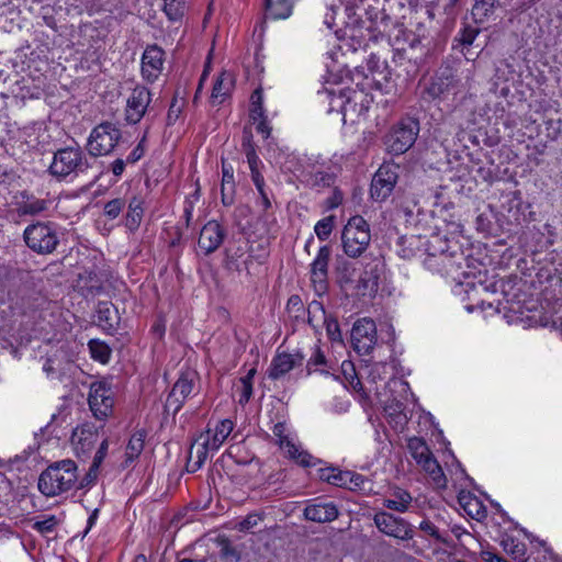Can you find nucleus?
<instances>
[{"mask_svg": "<svg viewBox=\"0 0 562 562\" xmlns=\"http://www.w3.org/2000/svg\"><path fill=\"white\" fill-rule=\"evenodd\" d=\"M196 382L198 374L195 371L182 372L167 396L165 413L175 416L182 408L187 398L194 393Z\"/></svg>", "mask_w": 562, "mask_h": 562, "instance_id": "nucleus-9", "label": "nucleus"}, {"mask_svg": "<svg viewBox=\"0 0 562 562\" xmlns=\"http://www.w3.org/2000/svg\"><path fill=\"white\" fill-rule=\"evenodd\" d=\"M164 50L156 45L148 46L142 56L143 77L154 82L160 75L164 65Z\"/></svg>", "mask_w": 562, "mask_h": 562, "instance_id": "nucleus-20", "label": "nucleus"}, {"mask_svg": "<svg viewBox=\"0 0 562 562\" xmlns=\"http://www.w3.org/2000/svg\"><path fill=\"white\" fill-rule=\"evenodd\" d=\"M482 558L485 562H507L503 557L492 551H483Z\"/></svg>", "mask_w": 562, "mask_h": 562, "instance_id": "nucleus-61", "label": "nucleus"}, {"mask_svg": "<svg viewBox=\"0 0 562 562\" xmlns=\"http://www.w3.org/2000/svg\"><path fill=\"white\" fill-rule=\"evenodd\" d=\"M88 160L80 147H65L58 149L49 165V172L58 180H65L71 176H78L88 169Z\"/></svg>", "mask_w": 562, "mask_h": 562, "instance_id": "nucleus-3", "label": "nucleus"}, {"mask_svg": "<svg viewBox=\"0 0 562 562\" xmlns=\"http://www.w3.org/2000/svg\"><path fill=\"white\" fill-rule=\"evenodd\" d=\"M329 11L328 13H326L325 15V20H324V23L327 25L328 29H333L336 23H335V14H336V8L335 5H331L329 8Z\"/></svg>", "mask_w": 562, "mask_h": 562, "instance_id": "nucleus-63", "label": "nucleus"}, {"mask_svg": "<svg viewBox=\"0 0 562 562\" xmlns=\"http://www.w3.org/2000/svg\"><path fill=\"white\" fill-rule=\"evenodd\" d=\"M407 448L417 464L422 462L423 459H426L427 457L432 454L426 441L418 437L409 438L407 442Z\"/></svg>", "mask_w": 562, "mask_h": 562, "instance_id": "nucleus-40", "label": "nucleus"}, {"mask_svg": "<svg viewBox=\"0 0 562 562\" xmlns=\"http://www.w3.org/2000/svg\"><path fill=\"white\" fill-rule=\"evenodd\" d=\"M306 519L316 522H327L337 518L338 509L333 503L311 504L304 509Z\"/></svg>", "mask_w": 562, "mask_h": 562, "instance_id": "nucleus-23", "label": "nucleus"}, {"mask_svg": "<svg viewBox=\"0 0 562 562\" xmlns=\"http://www.w3.org/2000/svg\"><path fill=\"white\" fill-rule=\"evenodd\" d=\"M442 92L443 90L439 81H434L428 88V93L434 98L439 97Z\"/></svg>", "mask_w": 562, "mask_h": 562, "instance_id": "nucleus-64", "label": "nucleus"}, {"mask_svg": "<svg viewBox=\"0 0 562 562\" xmlns=\"http://www.w3.org/2000/svg\"><path fill=\"white\" fill-rule=\"evenodd\" d=\"M277 443L284 454L304 468H314L322 463V460L313 457L296 443L295 436L291 432L285 423H277L272 428Z\"/></svg>", "mask_w": 562, "mask_h": 562, "instance_id": "nucleus-6", "label": "nucleus"}, {"mask_svg": "<svg viewBox=\"0 0 562 562\" xmlns=\"http://www.w3.org/2000/svg\"><path fill=\"white\" fill-rule=\"evenodd\" d=\"M419 529L424 531L425 533L434 537L437 540H441V536L439 533L438 528L429 520H423L419 524Z\"/></svg>", "mask_w": 562, "mask_h": 562, "instance_id": "nucleus-56", "label": "nucleus"}, {"mask_svg": "<svg viewBox=\"0 0 562 562\" xmlns=\"http://www.w3.org/2000/svg\"><path fill=\"white\" fill-rule=\"evenodd\" d=\"M186 11V0H164V12L169 21L179 22Z\"/></svg>", "mask_w": 562, "mask_h": 562, "instance_id": "nucleus-42", "label": "nucleus"}, {"mask_svg": "<svg viewBox=\"0 0 562 562\" xmlns=\"http://www.w3.org/2000/svg\"><path fill=\"white\" fill-rule=\"evenodd\" d=\"M99 429L100 428L92 423H83L78 425L72 430L70 438L72 450L75 454L81 460L89 459L93 449L99 442L98 449L88 471V476L92 479H97L100 467L109 450V438L104 437L100 440Z\"/></svg>", "mask_w": 562, "mask_h": 562, "instance_id": "nucleus-1", "label": "nucleus"}, {"mask_svg": "<svg viewBox=\"0 0 562 562\" xmlns=\"http://www.w3.org/2000/svg\"><path fill=\"white\" fill-rule=\"evenodd\" d=\"M397 181L396 167L382 165L374 173L371 182V198L375 201H384L392 193Z\"/></svg>", "mask_w": 562, "mask_h": 562, "instance_id": "nucleus-12", "label": "nucleus"}, {"mask_svg": "<svg viewBox=\"0 0 562 562\" xmlns=\"http://www.w3.org/2000/svg\"><path fill=\"white\" fill-rule=\"evenodd\" d=\"M358 263L361 266V272L356 285V295L362 297L363 305H368L378 293L384 263L376 257H364Z\"/></svg>", "mask_w": 562, "mask_h": 562, "instance_id": "nucleus-4", "label": "nucleus"}, {"mask_svg": "<svg viewBox=\"0 0 562 562\" xmlns=\"http://www.w3.org/2000/svg\"><path fill=\"white\" fill-rule=\"evenodd\" d=\"M412 502L413 497L407 491L396 487L391 492L390 497L384 499L383 505L389 509L405 513L408 510Z\"/></svg>", "mask_w": 562, "mask_h": 562, "instance_id": "nucleus-31", "label": "nucleus"}, {"mask_svg": "<svg viewBox=\"0 0 562 562\" xmlns=\"http://www.w3.org/2000/svg\"><path fill=\"white\" fill-rule=\"evenodd\" d=\"M349 371H351V360H344L340 374H334V380L341 386L344 392L342 398L336 396L333 402V409L337 413H346L349 408V400L347 398L350 384Z\"/></svg>", "mask_w": 562, "mask_h": 562, "instance_id": "nucleus-21", "label": "nucleus"}, {"mask_svg": "<svg viewBox=\"0 0 562 562\" xmlns=\"http://www.w3.org/2000/svg\"><path fill=\"white\" fill-rule=\"evenodd\" d=\"M237 391L239 392L238 403L247 404L252 396V385L250 383L239 384Z\"/></svg>", "mask_w": 562, "mask_h": 562, "instance_id": "nucleus-53", "label": "nucleus"}, {"mask_svg": "<svg viewBox=\"0 0 562 562\" xmlns=\"http://www.w3.org/2000/svg\"><path fill=\"white\" fill-rule=\"evenodd\" d=\"M257 125L256 130L258 133H260L263 137L268 138L271 133V127L268 123L267 116L263 113L262 116H257Z\"/></svg>", "mask_w": 562, "mask_h": 562, "instance_id": "nucleus-55", "label": "nucleus"}, {"mask_svg": "<svg viewBox=\"0 0 562 562\" xmlns=\"http://www.w3.org/2000/svg\"><path fill=\"white\" fill-rule=\"evenodd\" d=\"M125 206V201L123 199H113L105 203L103 213L109 220L116 218Z\"/></svg>", "mask_w": 562, "mask_h": 562, "instance_id": "nucleus-47", "label": "nucleus"}, {"mask_svg": "<svg viewBox=\"0 0 562 562\" xmlns=\"http://www.w3.org/2000/svg\"><path fill=\"white\" fill-rule=\"evenodd\" d=\"M262 100H263L262 90L256 89L250 97V101H251L250 116L254 121H257V116H262V114L265 113V110L262 106Z\"/></svg>", "mask_w": 562, "mask_h": 562, "instance_id": "nucleus-46", "label": "nucleus"}, {"mask_svg": "<svg viewBox=\"0 0 562 562\" xmlns=\"http://www.w3.org/2000/svg\"><path fill=\"white\" fill-rule=\"evenodd\" d=\"M371 241L370 225L361 216H353V243L358 244L359 247L353 250L361 254Z\"/></svg>", "mask_w": 562, "mask_h": 562, "instance_id": "nucleus-30", "label": "nucleus"}, {"mask_svg": "<svg viewBox=\"0 0 562 562\" xmlns=\"http://www.w3.org/2000/svg\"><path fill=\"white\" fill-rule=\"evenodd\" d=\"M125 165H126V160H123L121 158L115 159L111 164V171L113 172V175L115 177H121L123 175V172H124Z\"/></svg>", "mask_w": 562, "mask_h": 562, "instance_id": "nucleus-59", "label": "nucleus"}, {"mask_svg": "<svg viewBox=\"0 0 562 562\" xmlns=\"http://www.w3.org/2000/svg\"><path fill=\"white\" fill-rule=\"evenodd\" d=\"M244 148L250 171L260 169L262 162L258 157L254 145L248 142L247 144H244Z\"/></svg>", "mask_w": 562, "mask_h": 562, "instance_id": "nucleus-48", "label": "nucleus"}, {"mask_svg": "<svg viewBox=\"0 0 562 562\" xmlns=\"http://www.w3.org/2000/svg\"><path fill=\"white\" fill-rule=\"evenodd\" d=\"M308 324L315 327L314 321L316 318L323 319L328 338L333 342L344 345V338H348L349 330L342 333L338 321L334 317L327 316L323 304L318 301H312L307 307Z\"/></svg>", "mask_w": 562, "mask_h": 562, "instance_id": "nucleus-14", "label": "nucleus"}, {"mask_svg": "<svg viewBox=\"0 0 562 562\" xmlns=\"http://www.w3.org/2000/svg\"><path fill=\"white\" fill-rule=\"evenodd\" d=\"M459 504L471 518L480 521L486 517V507L483 502L471 493H461Z\"/></svg>", "mask_w": 562, "mask_h": 562, "instance_id": "nucleus-26", "label": "nucleus"}, {"mask_svg": "<svg viewBox=\"0 0 562 562\" xmlns=\"http://www.w3.org/2000/svg\"><path fill=\"white\" fill-rule=\"evenodd\" d=\"M151 102V93L146 87H136L126 101L125 120L130 124L138 123Z\"/></svg>", "mask_w": 562, "mask_h": 562, "instance_id": "nucleus-16", "label": "nucleus"}, {"mask_svg": "<svg viewBox=\"0 0 562 562\" xmlns=\"http://www.w3.org/2000/svg\"><path fill=\"white\" fill-rule=\"evenodd\" d=\"M26 246L37 254H52L58 245V236L50 223H34L24 229Z\"/></svg>", "mask_w": 562, "mask_h": 562, "instance_id": "nucleus-8", "label": "nucleus"}, {"mask_svg": "<svg viewBox=\"0 0 562 562\" xmlns=\"http://www.w3.org/2000/svg\"><path fill=\"white\" fill-rule=\"evenodd\" d=\"M88 347L92 359L103 364L110 361L112 350L104 341L100 339H91L88 342Z\"/></svg>", "mask_w": 562, "mask_h": 562, "instance_id": "nucleus-41", "label": "nucleus"}, {"mask_svg": "<svg viewBox=\"0 0 562 562\" xmlns=\"http://www.w3.org/2000/svg\"><path fill=\"white\" fill-rule=\"evenodd\" d=\"M349 93V88L340 89L338 94L334 90L328 92L330 95L328 113L334 111L340 113L342 115L341 121L344 125L347 123V104L350 101Z\"/></svg>", "mask_w": 562, "mask_h": 562, "instance_id": "nucleus-36", "label": "nucleus"}, {"mask_svg": "<svg viewBox=\"0 0 562 562\" xmlns=\"http://www.w3.org/2000/svg\"><path fill=\"white\" fill-rule=\"evenodd\" d=\"M479 34V31L475 30V29H472V27H464L462 33H461V43L463 45H472L474 40L476 38Z\"/></svg>", "mask_w": 562, "mask_h": 562, "instance_id": "nucleus-57", "label": "nucleus"}, {"mask_svg": "<svg viewBox=\"0 0 562 562\" xmlns=\"http://www.w3.org/2000/svg\"><path fill=\"white\" fill-rule=\"evenodd\" d=\"M345 53L342 52V46L339 45L338 49L331 53L333 65L331 70H338L339 67H342L341 71L345 74V77L348 78L350 76V70L347 68V64L340 60V57H344Z\"/></svg>", "mask_w": 562, "mask_h": 562, "instance_id": "nucleus-50", "label": "nucleus"}, {"mask_svg": "<svg viewBox=\"0 0 562 562\" xmlns=\"http://www.w3.org/2000/svg\"><path fill=\"white\" fill-rule=\"evenodd\" d=\"M77 480V464L70 459H65L43 471L37 485L43 495L53 497L71 490Z\"/></svg>", "mask_w": 562, "mask_h": 562, "instance_id": "nucleus-2", "label": "nucleus"}, {"mask_svg": "<svg viewBox=\"0 0 562 562\" xmlns=\"http://www.w3.org/2000/svg\"><path fill=\"white\" fill-rule=\"evenodd\" d=\"M97 324L105 333L113 334L116 330V311L110 302H99L97 306Z\"/></svg>", "mask_w": 562, "mask_h": 562, "instance_id": "nucleus-24", "label": "nucleus"}, {"mask_svg": "<svg viewBox=\"0 0 562 562\" xmlns=\"http://www.w3.org/2000/svg\"><path fill=\"white\" fill-rule=\"evenodd\" d=\"M418 465L429 476L431 483L436 488H446L447 477L434 454L427 457L426 459H423V461L419 462Z\"/></svg>", "mask_w": 562, "mask_h": 562, "instance_id": "nucleus-27", "label": "nucleus"}, {"mask_svg": "<svg viewBox=\"0 0 562 562\" xmlns=\"http://www.w3.org/2000/svg\"><path fill=\"white\" fill-rule=\"evenodd\" d=\"M145 436L142 432H135L128 440L126 446V463L133 462L142 453L144 449Z\"/></svg>", "mask_w": 562, "mask_h": 562, "instance_id": "nucleus-44", "label": "nucleus"}, {"mask_svg": "<svg viewBox=\"0 0 562 562\" xmlns=\"http://www.w3.org/2000/svg\"><path fill=\"white\" fill-rule=\"evenodd\" d=\"M376 344V326L373 319L363 317L353 323V351L368 355Z\"/></svg>", "mask_w": 562, "mask_h": 562, "instance_id": "nucleus-13", "label": "nucleus"}, {"mask_svg": "<svg viewBox=\"0 0 562 562\" xmlns=\"http://www.w3.org/2000/svg\"><path fill=\"white\" fill-rule=\"evenodd\" d=\"M182 112V101H179L178 99H173L168 113H167V124L172 125L176 123V121L179 119L180 114Z\"/></svg>", "mask_w": 562, "mask_h": 562, "instance_id": "nucleus-51", "label": "nucleus"}, {"mask_svg": "<svg viewBox=\"0 0 562 562\" xmlns=\"http://www.w3.org/2000/svg\"><path fill=\"white\" fill-rule=\"evenodd\" d=\"M547 130L549 131L548 136L551 139H557L561 133V120H548L546 121Z\"/></svg>", "mask_w": 562, "mask_h": 562, "instance_id": "nucleus-58", "label": "nucleus"}, {"mask_svg": "<svg viewBox=\"0 0 562 562\" xmlns=\"http://www.w3.org/2000/svg\"><path fill=\"white\" fill-rule=\"evenodd\" d=\"M501 546L503 550L513 557V559L525 562L526 561V544L518 539L514 538L509 535H504L501 540Z\"/></svg>", "mask_w": 562, "mask_h": 562, "instance_id": "nucleus-37", "label": "nucleus"}, {"mask_svg": "<svg viewBox=\"0 0 562 562\" xmlns=\"http://www.w3.org/2000/svg\"><path fill=\"white\" fill-rule=\"evenodd\" d=\"M496 4V0H475L472 8L474 21L484 23L494 13Z\"/></svg>", "mask_w": 562, "mask_h": 562, "instance_id": "nucleus-38", "label": "nucleus"}, {"mask_svg": "<svg viewBox=\"0 0 562 562\" xmlns=\"http://www.w3.org/2000/svg\"><path fill=\"white\" fill-rule=\"evenodd\" d=\"M334 227V217L327 216L318 221L314 227L315 234L321 240H325L329 237Z\"/></svg>", "mask_w": 562, "mask_h": 562, "instance_id": "nucleus-45", "label": "nucleus"}, {"mask_svg": "<svg viewBox=\"0 0 562 562\" xmlns=\"http://www.w3.org/2000/svg\"><path fill=\"white\" fill-rule=\"evenodd\" d=\"M222 171H223V179H222L223 189H225V186H229L231 189L234 188L233 167L231 165H226L223 162Z\"/></svg>", "mask_w": 562, "mask_h": 562, "instance_id": "nucleus-54", "label": "nucleus"}, {"mask_svg": "<svg viewBox=\"0 0 562 562\" xmlns=\"http://www.w3.org/2000/svg\"><path fill=\"white\" fill-rule=\"evenodd\" d=\"M88 403L92 415L105 420L113 412L114 392L105 381L94 382L90 386Z\"/></svg>", "mask_w": 562, "mask_h": 562, "instance_id": "nucleus-10", "label": "nucleus"}, {"mask_svg": "<svg viewBox=\"0 0 562 562\" xmlns=\"http://www.w3.org/2000/svg\"><path fill=\"white\" fill-rule=\"evenodd\" d=\"M234 87L233 75L228 71H223L217 77L213 85L211 99L213 103L221 104L229 95Z\"/></svg>", "mask_w": 562, "mask_h": 562, "instance_id": "nucleus-28", "label": "nucleus"}, {"mask_svg": "<svg viewBox=\"0 0 562 562\" xmlns=\"http://www.w3.org/2000/svg\"><path fill=\"white\" fill-rule=\"evenodd\" d=\"M63 519L56 515H44L32 522V529L41 535H48L61 524Z\"/></svg>", "mask_w": 562, "mask_h": 562, "instance_id": "nucleus-39", "label": "nucleus"}, {"mask_svg": "<svg viewBox=\"0 0 562 562\" xmlns=\"http://www.w3.org/2000/svg\"><path fill=\"white\" fill-rule=\"evenodd\" d=\"M350 225H351V218H349L347 221V224L342 231L341 240H342L344 254L337 255L336 261H335L336 280L339 283L341 290L346 293V295H348V291L351 288V270H350V262H349V258L351 257V255H350V250H349L350 245H349L348 238H347V233H348Z\"/></svg>", "mask_w": 562, "mask_h": 562, "instance_id": "nucleus-15", "label": "nucleus"}, {"mask_svg": "<svg viewBox=\"0 0 562 562\" xmlns=\"http://www.w3.org/2000/svg\"><path fill=\"white\" fill-rule=\"evenodd\" d=\"M209 452H214L209 446L203 445L202 437H198L190 449L189 459L187 462L188 472H196L205 463Z\"/></svg>", "mask_w": 562, "mask_h": 562, "instance_id": "nucleus-25", "label": "nucleus"}, {"mask_svg": "<svg viewBox=\"0 0 562 562\" xmlns=\"http://www.w3.org/2000/svg\"><path fill=\"white\" fill-rule=\"evenodd\" d=\"M121 138L122 132L114 123H100L90 132L87 140V150L93 157L111 155Z\"/></svg>", "mask_w": 562, "mask_h": 562, "instance_id": "nucleus-5", "label": "nucleus"}, {"mask_svg": "<svg viewBox=\"0 0 562 562\" xmlns=\"http://www.w3.org/2000/svg\"><path fill=\"white\" fill-rule=\"evenodd\" d=\"M50 205L49 200L38 199L35 196H27L18 203L16 211L19 215H40L48 210Z\"/></svg>", "mask_w": 562, "mask_h": 562, "instance_id": "nucleus-33", "label": "nucleus"}, {"mask_svg": "<svg viewBox=\"0 0 562 562\" xmlns=\"http://www.w3.org/2000/svg\"><path fill=\"white\" fill-rule=\"evenodd\" d=\"M144 215V200L140 196H133L128 202L127 213L125 215V226L128 231L138 229Z\"/></svg>", "mask_w": 562, "mask_h": 562, "instance_id": "nucleus-29", "label": "nucleus"}, {"mask_svg": "<svg viewBox=\"0 0 562 562\" xmlns=\"http://www.w3.org/2000/svg\"><path fill=\"white\" fill-rule=\"evenodd\" d=\"M505 199L503 209L508 212L515 223L520 224L525 217L521 192L519 190L509 192L505 195Z\"/></svg>", "mask_w": 562, "mask_h": 562, "instance_id": "nucleus-32", "label": "nucleus"}, {"mask_svg": "<svg viewBox=\"0 0 562 562\" xmlns=\"http://www.w3.org/2000/svg\"><path fill=\"white\" fill-rule=\"evenodd\" d=\"M251 172V179L254 181V184L258 191L265 190V179L263 176L260 172V169L252 170Z\"/></svg>", "mask_w": 562, "mask_h": 562, "instance_id": "nucleus-60", "label": "nucleus"}, {"mask_svg": "<svg viewBox=\"0 0 562 562\" xmlns=\"http://www.w3.org/2000/svg\"><path fill=\"white\" fill-rule=\"evenodd\" d=\"M316 475L321 481L327 482L334 486H346L351 482V475L349 472H342L333 467L318 468L316 470Z\"/></svg>", "mask_w": 562, "mask_h": 562, "instance_id": "nucleus-34", "label": "nucleus"}, {"mask_svg": "<svg viewBox=\"0 0 562 562\" xmlns=\"http://www.w3.org/2000/svg\"><path fill=\"white\" fill-rule=\"evenodd\" d=\"M327 367V360L323 351L318 346H315L313 353L307 360L306 363V370L307 374H311L312 372H321L323 374L328 373L325 368Z\"/></svg>", "mask_w": 562, "mask_h": 562, "instance_id": "nucleus-43", "label": "nucleus"}, {"mask_svg": "<svg viewBox=\"0 0 562 562\" xmlns=\"http://www.w3.org/2000/svg\"><path fill=\"white\" fill-rule=\"evenodd\" d=\"M329 256V248L327 246H323L319 248L316 258L311 265L312 281L318 285L319 290L325 289Z\"/></svg>", "mask_w": 562, "mask_h": 562, "instance_id": "nucleus-22", "label": "nucleus"}, {"mask_svg": "<svg viewBox=\"0 0 562 562\" xmlns=\"http://www.w3.org/2000/svg\"><path fill=\"white\" fill-rule=\"evenodd\" d=\"M146 133L143 135L136 147L130 153V155L126 158L127 164H135L137 162L146 151Z\"/></svg>", "mask_w": 562, "mask_h": 562, "instance_id": "nucleus-49", "label": "nucleus"}, {"mask_svg": "<svg viewBox=\"0 0 562 562\" xmlns=\"http://www.w3.org/2000/svg\"><path fill=\"white\" fill-rule=\"evenodd\" d=\"M233 429V420L225 418L216 422L213 427L209 424L207 429L202 432L200 437H202L204 446H209L213 451H217L232 434Z\"/></svg>", "mask_w": 562, "mask_h": 562, "instance_id": "nucleus-19", "label": "nucleus"}, {"mask_svg": "<svg viewBox=\"0 0 562 562\" xmlns=\"http://www.w3.org/2000/svg\"><path fill=\"white\" fill-rule=\"evenodd\" d=\"M226 231L216 221H209L201 229L198 245L204 255L214 252L223 243Z\"/></svg>", "mask_w": 562, "mask_h": 562, "instance_id": "nucleus-17", "label": "nucleus"}, {"mask_svg": "<svg viewBox=\"0 0 562 562\" xmlns=\"http://www.w3.org/2000/svg\"><path fill=\"white\" fill-rule=\"evenodd\" d=\"M419 133V122L405 117L395 124L385 137V145L392 155L406 153L416 142Z\"/></svg>", "mask_w": 562, "mask_h": 562, "instance_id": "nucleus-7", "label": "nucleus"}, {"mask_svg": "<svg viewBox=\"0 0 562 562\" xmlns=\"http://www.w3.org/2000/svg\"><path fill=\"white\" fill-rule=\"evenodd\" d=\"M376 528L384 535L400 540H409L414 537L412 526L403 518L396 517L386 512L374 515Z\"/></svg>", "mask_w": 562, "mask_h": 562, "instance_id": "nucleus-11", "label": "nucleus"}, {"mask_svg": "<svg viewBox=\"0 0 562 562\" xmlns=\"http://www.w3.org/2000/svg\"><path fill=\"white\" fill-rule=\"evenodd\" d=\"M193 217V204L192 202H186L183 210V220L186 222L187 227H189L191 220Z\"/></svg>", "mask_w": 562, "mask_h": 562, "instance_id": "nucleus-62", "label": "nucleus"}, {"mask_svg": "<svg viewBox=\"0 0 562 562\" xmlns=\"http://www.w3.org/2000/svg\"><path fill=\"white\" fill-rule=\"evenodd\" d=\"M304 356L301 352H277V355L271 360L268 376L272 380H279L289 373L293 368L302 366Z\"/></svg>", "mask_w": 562, "mask_h": 562, "instance_id": "nucleus-18", "label": "nucleus"}, {"mask_svg": "<svg viewBox=\"0 0 562 562\" xmlns=\"http://www.w3.org/2000/svg\"><path fill=\"white\" fill-rule=\"evenodd\" d=\"M260 520L261 517L259 515L250 514L239 522L238 528L240 531H248L256 527Z\"/></svg>", "mask_w": 562, "mask_h": 562, "instance_id": "nucleus-52", "label": "nucleus"}, {"mask_svg": "<svg viewBox=\"0 0 562 562\" xmlns=\"http://www.w3.org/2000/svg\"><path fill=\"white\" fill-rule=\"evenodd\" d=\"M267 18L284 20L292 14L293 0H265Z\"/></svg>", "mask_w": 562, "mask_h": 562, "instance_id": "nucleus-35", "label": "nucleus"}]
</instances>
